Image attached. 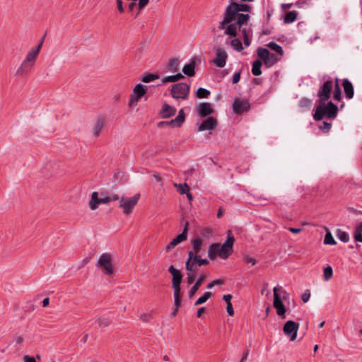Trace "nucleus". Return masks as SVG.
I'll return each mask as SVG.
<instances>
[{
	"label": "nucleus",
	"mask_w": 362,
	"mask_h": 362,
	"mask_svg": "<svg viewBox=\"0 0 362 362\" xmlns=\"http://www.w3.org/2000/svg\"><path fill=\"white\" fill-rule=\"evenodd\" d=\"M337 112L338 107L331 101H318L313 117L316 121L321 120L324 117H327L329 119H334L337 115Z\"/></svg>",
	"instance_id": "obj_1"
},
{
	"label": "nucleus",
	"mask_w": 362,
	"mask_h": 362,
	"mask_svg": "<svg viewBox=\"0 0 362 362\" xmlns=\"http://www.w3.org/2000/svg\"><path fill=\"white\" fill-rule=\"evenodd\" d=\"M274 292V308L276 310V314L283 319L286 318V309L283 303L288 296L287 292L280 286H275L273 288Z\"/></svg>",
	"instance_id": "obj_2"
},
{
	"label": "nucleus",
	"mask_w": 362,
	"mask_h": 362,
	"mask_svg": "<svg viewBox=\"0 0 362 362\" xmlns=\"http://www.w3.org/2000/svg\"><path fill=\"white\" fill-rule=\"evenodd\" d=\"M95 265L105 274L110 276L113 274L112 257L110 253L102 254Z\"/></svg>",
	"instance_id": "obj_3"
},
{
	"label": "nucleus",
	"mask_w": 362,
	"mask_h": 362,
	"mask_svg": "<svg viewBox=\"0 0 362 362\" xmlns=\"http://www.w3.org/2000/svg\"><path fill=\"white\" fill-rule=\"evenodd\" d=\"M140 199V194L137 193L132 197H122L119 200V207L125 215H129Z\"/></svg>",
	"instance_id": "obj_4"
},
{
	"label": "nucleus",
	"mask_w": 362,
	"mask_h": 362,
	"mask_svg": "<svg viewBox=\"0 0 362 362\" xmlns=\"http://www.w3.org/2000/svg\"><path fill=\"white\" fill-rule=\"evenodd\" d=\"M112 201L110 196L103 193L93 192L89 202V207L92 211L97 209L100 204H107Z\"/></svg>",
	"instance_id": "obj_5"
},
{
	"label": "nucleus",
	"mask_w": 362,
	"mask_h": 362,
	"mask_svg": "<svg viewBox=\"0 0 362 362\" xmlns=\"http://www.w3.org/2000/svg\"><path fill=\"white\" fill-rule=\"evenodd\" d=\"M257 54L268 67L273 66L280 59L276 54L271 53L267 49L261 47L257 49Z\"/></svg>",
	"instance_id": "obj_6"
},
{
	"label": "nucleus",
	"mask_w": 362,
	"mask_h": 362,
	"mask_svg": "<svg viewBox=\"0 0 362 362\" xmlns=\"http://www.w3.org/2000/svg\"><path fill=\"white\" fill-rule=\"evenodd\" d=\"M189 86L185 83H178L172 86L171 95L175 99L185 100L189 93Z\"/></svg>",
	"instance_id": "obj_7"
},
{
	"label": "nucleus",
	"mask_w": 362,
	"mask_h": 362,
	"mask_svg": "<svg viewBox=\"0 0 362 362\" xmlns=\"http://www.w3.org/2000/svg\"><path fill=\"white\" fill-rule=\"evenodd\" d=\"M299 329V324L293 321H287L284 327L283 331L286 336L290 338L291 341H294L297 337V332Z\"/></svg>",
	"instance_id": "obj_8"
},
{
	"label": "nucleus",
	"mask_w": 362,
	"mask_h": 362,
	"mask_svg": "<svg viewBox=\"0 0 362 362\" xmlns=\"http://www.w3.org/2000/svg\"><path fill=\"white\" fill-rule=\"evenodd\" d=\"M235 239L233 235H228L226 242L221 245H219L220 254L219 257L223 259H227L233 252V245Z\"/></svg>",
	"instance_id": "obj_9"
},
{
	"label": "nucleus",
	"mask_w": 362,
	"mask_h": 362,
	"mask_svg": "<svg viewBox=\"0 0 362 362\" xmlns=\"http://www.w3.org/2000/svg\"><path fill=\"white\" fill-rule=\"evenodd\" d=\"M188 223H185V228L182 233L175 236L165 247V252H170L175 246L185 241L187 239Z\"/></svg>",
	"instance_id": "obj_10"
},
{
	"label": "nucleus",
	"mask_w": 362,
	"mask_h": 362,
	"mask_svg": "<svg viewBox=\"0 0 362 362\" xmlns=\"http://www.w3.org/2000/svg\"><path fill=\"white\" fill-rule=\"evenodd\" d=\"M197 131H213L216 129L218 126V122L216 119L213 117H208L206 119L202 121L200 124H197Z\"/></svg>",
	"instance_id": "obj_11"
},
{
	"label": "nucleus",
	"mask_w": 362,
	"mask_h": 362,
	"mask_svg": "<svg viewBox=\"0 0 362 362\" xmlns=\"http://www.w3.org/2000/svg\"><path fill=\"white\" fill-rule=\"evenodd\" d=\"M146 93V86L141 83L137 84L133 89V93L131 95L129 105L133 106L137 103L139 100Z\"/></svg>",
	"instance_id": "obj_12"
},
{
	"label": "nucleus",
	"mask_w": 362,
	"mask_h": 362,
	"mask_svg": "<svg viewBox=\"0 0 362 362\" xmlns=\"http://www.w3.org/2000/svg\"><path fill=\"white\" fill-rule=\"evenodd\" d=\"M228 59V54L226 51L221 47H218L216 49V57L213 60L214 64L219 68H223L226 64Z\"/></svg>",
	"instance_id": "obj_13"
},
{
	"label": "nucleus",
	"mask_w": 362,
	"mask_h": 362,
	"mask_svg": "<svg viewBox=\"0 0 362 362\" xmlns=\"http://www.w3.org/2000/svg\"><path fill=\"white\" fill-rule=\"evenodd\" d=\"M168 272L172 275V287L173 291L181 290L180 284L182 279V275L180 271L175 269L173 265L168 268Z\"/></svg>",
	"instance_id": "obj_14"
},
{
	"label": "nucleus",
	"mask_w": 362,
	"mask_h": 362,
	"mask_svg": "<svg viewBox=\"0 0 362 362\" xmlns=\"http://www.w3.org/2000/svg\"><path fill=\"white\" fill-rule=\"evenodd\" d=\"M37 55L38 54L36 53V52H34L32 49L29 51L25 60L23 62L21 66L17 70V74H22L24 71V68L33 66L35 64Z\"/></svg>",
	"instance_id": "obj_15"
},
{
	"label": "nucleus",
	"mask_w": 362,
	"mask_h": 362,
	"mask_svg": "<svg viewBox=\"0 0 362 362\" xmlns=\"http://www.w3.org/2000/svg\"><path fill=\"white\" fill-rule=\"evenodd\" d=\"M333 88V83L331 81H327L324 83L323 86L319 90L318 97L319 100H328L330 97L331 90Z\"/></svg>",
	"instance_id": "obj_16"
},
{
	"label": "nucleus",
	"mask_w": 362,
	"mask_h": 362,
	"mask_svg": "<svg viewBox=\"0 0 362 362\" xmlns=\"http://www.w3.org/2000/svg\"><path fill=\"white\" fill-rule=\"evenodd\" d=\"M250 103L247 100L235 98L233 103V110L236 114H240L250 109Z\"/></svg>",
	"instance_id": "obj_17"
},
{
	"label": "nucleus",
	"mask_w": 362,
	"mask_h": 362,
	"mask_svg": "<svg viewBox=\"0 0 362 362\" xmlns=\"http://www.w3.org/2000/svg\"><path fill=\"white\" fill-rule=\"evenodd\" d=\"M198 115L203 118L211 115L214 112L212 105L209 103H201L197 106Z\"/></svg>",
	"instance_id": "obj_18"
},
{
	"label": "nucleus",
	"mask_w": 362,
	"mask_h": 362,
	"mask_svg": "<svg viewBox=\"0 0 362 362\" xmlns=\"http://www.w3.org/2000/svg\"><path fill=\"white\" fill-rule=\"evenodd\" d=\"M201 259V256L194 252H188V259L185 263V267H192L197 269Z\"/></svg>",
	"instance_id": "obj_19"
},
{
	"label": "nucleus",
	"mask_w": 362,
	"mask_h": 362,
	"mask_svg": "<svg viewBox=\"0 0 362 362\" xmlns=\"http://www.w3.org/2000/svg\"><path fill=\"white\" fill-rule=\"evenodd\" d=\"M176 112V109L170 106V105L165 103L163 104L160 114L163 118H168L174 115Z\"/></svg>",
	"instance_id": "obj_20"
},
{
	"label": "nucleus",
	"mask_w": 362,
	"mask_h": 362,
	"mask_svg": "<svg viewBox=\"0 0 362 362\" xmlns=\"http://www.w3.org/2000/svg\"><path fill=\"white\" fill-rule=\"evenodd\" d=\"M205 279V276L204 275H200L197 280L195 281L194 284L192 286L188 293V296L189 298H192L197 291L199 290L200 286L202 285Z\"/></svg>",
	"instance_id": "obj_21"
},
{
	"label": "nucleus",
	"mask_w": 362,
	"mask_h": 362,
	"mask_svg": "<svg viewBox=\"0 0 362 362\" xmlns=\"http://www.w3.org/2000/svg\"><path fill=\"white\" fill-rule=\"evenodd\" d=\"M342 86L346 98L351 99L354 97V87L352 83L348 79H344Z\"/></svg>",
	"instance_id": "obj_22"
},
{
	"label": "nucleus",
	"mask_w": 362,
	"mask_h": 362,
	"mask_svg": "<svg viewBox=\"0 0 362 362\" xmlns=\"http://www.w3.org/2000/svg\"><path fill=\"white\" fill-rule=\"evenodd\" d=\"M104 124H105V118L103 117H99L97 120H96V122L95 124V126L93 129V134L95 136H98L100 133V131L101 129H103V126H104Z\"/></svg>",
	"instance_id": "obj_23"
},
{
	"label": "nucleus",
	"mask_w": 362,
	"mask_h": 362,
	"mask_svg": "<svg viewBox=\"0 0 362 362\" xmlns=\"http://www.w3.org/2000/svg\"><path fill=\"white\" fill-rule=\"evenodd\" d=\"M219 244L214 243L209 247L208 256L211 259H214L216 256L219 257Z\"/></svg>",
	"instance_id": "obj_24"
},
{
	"label": "nucleus",
	"mask_w": 362,
	"mask_h": 362,
	"mask_svg": "<svg viewBox=\"0 0 362 362\" xmlns=\"http://www.w3.org/2000/svg\"><path fill=\"white\" fill-rule=\"evenodd\" d=\"M186 270L187 271V282L189 285L194 283L195 281V279L197 277V270L195 268L189 267H185Z\"/></svg>",
	"instance_id": "obj_25"
},
{
	"label": "nucleus",
	"mask_w": 362,
	"mask_h": 362,
	"mask_svg": "<svg viewBox=\"0 0 362 362\" xmlns=\"http://www.w3.org/2000/svg\"><path fill=\"white\" fill-rule=\"evenodd\" d=\"M195 62L192 60L189 64H186L182 68V72L188 76H193L195 74Z\"/></svg>",
	"instance_id": "obj_26"
},
{
	"label": "nucleus",
	"mask_w": 362,
	"mask_h": 362,
	"mask_svg": "<svg viewBox=\"0 0 362 362\" xmlns=\"http://www.w3.org/2000/svg\"><path fill=\"white\" fill-rule=\"evenodd\" d=\"M192 250L188 252H194L199 254L202 247V240L199 238H194L192 240Z\"/></svg>",
	"instance_id": "obj_27"
},
{
	"label": "nucleus",
	"mask_w": 362,
	"mask_h": 362,
	"mask_svg": "<svg viewBox=\"0 0 362 362\" xmlns=\"http://www.w3.org/2000/svg\"><path fill=\"white\" fill-rule=\"evenodd\" d=\"M262 61L259 59L255 60L252 64V73L254 76H258L262 74Z\"/></svg>",
	"instance_id": "obj_28"
},
{
	"label": "nucleus",
	"mask_w": 362,
	"mask_h": 362,
	"mask_svg": "<svg viewBox=\"0 0 362 362\" xmlns=\"http://www.w3.org/2000/svg\"><path fill=\"white\" fill-rule=\"evenodd\" d=\"M227 35L228 36V38H233V40L230 41V45L234 49L238 52H240L243 49L240 40L236 38L237 35L235 37H230L228 35Z\"/></svg>",
	"instance_id": "obj_29"
},
{
	"label": "nucleus",
	"mask_w": 362,
	"mask_h": 362,
	"mask_svg": "<svg viewBox=\"0 0 362 362\" xmlns=\"http://www.w3.org/2000/svg\"><path fill=\"white\" fill-rule=\"evenodd\" d=\"M298 13L296 11H291L287 13L284 17V21L286 24L293 23L297 18Z\"/></svg>",
	"instance_id": "obj_30"
},
{
	"label": "nucleus",
	"mask_w": 362,
	"mask_h": 362,
	"mask_svg": "<svg viewBox=\"0 0 362 362\" xmlns=\"http://www.w3.org/2000/svg\"><path fill=\"white\" fill-rule=\"evenodd\" d=\"M168 69L170 72H176L180 69V61L174 58L169 62Z\"/></svg>",
	"instance_id": "obj_31"
},
{
	"label": "nucleus",
	"mask_w": 362,
	"mask_h": 362,
	"mask_svg": "<svg viewBox=\"0 0 362 362\" xmlns=\"http://www.w3.org/2000/svg\"><path fill=\"white\" fill-rule=\"evenodd\" d=\"M267 46L273 51L276 52L279 54V57L284 54V50L282 47L274 42H269Z\"/></svg>",
	"instance_id": "obj_32"
},
{
	"label": "nucleus",
	"mask_w": 362,
	"mask_h": 362,
	"mask_svg": "<svg viewBox=\"0 0 362 362\" xmlns=\"http://www.w3.org/2000/svg\"><path fill=\"white\" fill-rule=\"evenodd\" d=\"M341 98V89L339 86V79L336 78L334 85V98L337 101H340Z\"/></svg>",
	"instance_id": "obj_33"
},
{
	"label": "nucleus",
	"mask_w": 362,
	"mask_h": 362,
	"mask_svg": "<svg viewBox=\"0 0 362 362\" xmlns=\"http://www.w3.org/2000/svg\"><path fill=\"white\" fill-rule=\"evenodd\" d=\"M185 121L184 115H177L175 119H172L170 122H165L170 124L172 127H180Z\"/></svg>",
	"instance_id": "obj_34"
},
{
	"label": "nucleus",
	"mask_w": 362,
	"mask_h": 362,
	"mask_svg": "<svg viewBox=\"0 0 362 362\" xmlns=\"http://www.w3.org/2000/svg\"><path fill=\"white\" fill-rule=\"evenodd\" d=\"M185 121L184 115H177L175 119H172L170 122H165L170 124L172 127H180Z\"/></svg>",
	"instance_id": "obj_35"
},
{
	"label": "nucleus",
	"mask_w": 362,
	"mask_h": 362,
	"mask_svg": "<svg viewBox=\"0 0 362 362\" xmlns=\"http://www.w3.org/2000/svg\"><path fill=\"white\" fill-rule=\"evenodd\" d=\"M324 243L326 245H334L337 244L331 232L327 229V233L325 236Z\"/></svg>",
	"instance_id": "obj_36"
},
{
	"label": "nucleus",
	"mask_w": 362,
	"mask_h": 362,
	"mask_svg": "<svg viewBox=\"0 0 362 362\" xmlns=\"http://www.w3.org/2000/svg\"><path fill=\"white\" fill-rule=\"evenodd\" d=\"M174 186L177 189L181 194H185L189 191V187L187 183L177 184L175 183Z\"/></svg>",
	"instance_id": "obj_37"
},
{
	"label": "nucleus",
	"mask_w": 362,
	"mask_h": 362,
	"mask_svg": "<svg viewBox=\"0 0 362 362\" xmlns=\"http://www.w3.org/2000/svg\"><path fill=\"white\" fill-rule=\"evenodd\" d=\"M212 296V293L211 292H205L201 297H199L196 303H194V305H199L201 304L204 303L209 298H210Z\"/></svg>",
	"instance_id": "obj_38"
},
{
	"label": "nucleus",
	"mask_w": 362,
	"mask_h": 362,
	"mask_svg": "<svg viewBox=\"0 0 362 362\" xmlns=\"http://www.w3.org/2000/svg\"><path fill=\"white\" fill-rule=\"evenodd\" d=\"M210 95V91L204 88H199L196 93V96L199 98H207Z\"/></svg>",
	"instance_id": "obj_39"
},
{
	"label": "nucleus",
	"mask_w": 362,
	"mask_h": 362,
	"mask_svg": "<svg viewBox=\"0 0 362 362\" xmlns=\"http://www.w3.org/2000/svg\"><path fill=\"white\" fill-rule=\"evenodd\" d=\"M337 237L342 242L347 243L349 240V236L348 233L341 230H337L336 233Z\"/></svg>",
	"instance_id": "obj_40"
},
{
	"label": "nucleus",
	"mask_w": 362,
	"mask_h": 362,
	"mask_svg": "<svg viewBox=\"0 0 362 362\" xmlns=\"http://www.w3.org/2000/svg\"><path fill=\"white\" fill-rule=\"evenodd\" d=\"M354 237L356 241L362 242V223L357 226Z\"/></svg>",
	"instance_id": "obj_41"
},
{
	"label": "nucleus",
	"mask_w": 362,
	"mask_h": 362,
	"mask_svg": "<svg viewBox=\"0 0 362 362\" xmlns=\"http://www.w3.org/2000/svg\"><path fill=\"white\" fill-rule=\"evenodd\" d=\"M159 78V76L156 74H148L147 75H145L144 76L141 80L144 82V83H150L151 81H153L154 80L156 79H158Z\"/></svg>",
	"instance_id": "obj_42"
},
{
	"label": "nucleus",
	"mask_w": 362,
	"mask_h": 362,
	"mask_svg": "<svg viewBox=\"0 0 362 362\" xmlns=\"http://www.w3.org/2000/svg\"><path fill=\"white\" fill-rule=\"evenodd\" d=\"M333 275V270L331 267H327L324 269L323 272V279L325 281L329 280Z\"/></svg>",
	"instance_id": "obj_43"
},
{
	"label": "nucleus",
	"mask_w": 362,
	"mask_h": 362,
	"mask_svg": "<svg viewBox=\"0 0 362 362\" xmlns=\"http://www.w3.org/2000/svg\"><path fill=\"white\" fill-rule=\"evenodd\" d=\"M181 290L174 291V301L175 305L177 309L180 307L181 304Z\"/></svg>",
	"instance_id": "obj_44"
},
{
	"label": "nucleus",
	"mask_w": 362,
	"mask_h": 362,
	"mask_svg": "<svg viewBox=\"0 0 362 362\" xmlns=\"http://www.w3.org/2000/svg\"><path fill=\"white\" fill-rule=\"evenodd\" d=\"M95 322H97L100 327H107L110 324L111 320L105 317H102L98 318Z\"/></svg>",
	"instance_id": "obj_45"
},
{
	"label": "nucleus",
	"mask_w": 362,
	"mask_h": 362,
	"mask_svg": "<svg viewBox=\"0 0 362 362\" xmlns=\"http://www.w3.org/2000/svg\"><path fill=\"white\" fill-rule=\"evenodd\" d=\"M241 30L243 37H244V44L246 47L250 46V40L249 39V34L247 31V30L243 28V25L241 27V28L239 30Z\"/></svg>",
	"instance_id": "obj_46"
},
{
	"label": "nucleus",
	"mask_w": 362,
	"mask_h": 362,
	"mask_svg": "<svg viewBox=\"0 0 362 362\" xmlns=\"http://www.w3.org/2000/svg\"><path fill=\"white\" fill-rule=\"evenodd\" d=\"M201 234L206 238H210L214 234V230L211 228H204L201 230Z\"/></svg>",
	"instance_id": "obj_47"
},
{
	"label": "nucleus",
	"mask_w": 362,
	"mask_h": 362,
	"mask_svg": "<svg viewBox=\"0 0 362 362\" xmlns=\"http://www.w3.org/2000/svg\"><path fill=\"white\" fill-rule=\"evenodd\" d=\"M153 318V314L151 313H144L141 315L140 319L144 322H149Z\"/></svg>",
	"instance_id": "obj_48"
},
{
	"label": "nucleus",
	"mask_w": 362,
	"mask_h": 362,
	"mask_svg": "<svg viewBox=\"0 0 362 362\" xmlns=\"http://www.w3.org/2000/svg\"><path fill=\"white\" fill-rule=\"evenodd\" d=\"M224 281L222 279H216L209 284L206 286L207 289H211L214 286L222 285Z\"/></svg>",
	"instance_id": "obj_49"
},
{
	"label": "nucleus",
	"mask_w": 362,
	"mask_h": 362,
	"mask_svg": "<svg viewBox=\"0 0 362 362\" xmlns=\"http://www.w3.org/2000/svg\"><path fill=\"white\" fill-rule=\"evenodd\" d=\"M243 259L245 262L255 265L257 263V260L248 255H243Z\"/></svg>",
	"instance_id": "obj_50"
},
{
	"label": "nucleus",
	"mask_w": 362,
	"mask_h": 362,
	"mask_svg": "<svg viewBox=\"0 0 362 362\" xmlns=\"http://www.w3.org/2000/svg\"><path fill=\"white\" fill-rule=\"evenodd\" d=\"M332 127V124L327 122H323L322 124L320 127V128L324 132H328Z\"/></svg>",
	"instance_id": "obj_51"
},
{
	"label": "nucleus",
	"mask_w": 362,
	"mask_h": 362,
	"mask_svg": "<svg viewBox=\"0 0 362 362\" xmlns=\"http://www.w3.org/2000/svg\"><path fill=\"white\" fill-rule=\"evenodd\" d=\"M175 81H176V80H175V75H173V76H168L164 77V78L162 79V82H163V83H171V82H175Z\"/></svg>",
	"instance_id": "obj_52"
},
{
	"label": "nucleus",
	"mask_w": 362,
	"mask_h": 362,
	"mask_svg": "<svg viewBox=\"0 0 362 362\" xmlns=\"http://www.w3.org/2000/svg\"><path fill=\"white\" fill-rule=\"evenodd\" d=\"M310 298V293L308 290L305 291L301 296L303 303H307Z\"/></svg>",
	"instance_id": "obj_53"
},
{
	"label": "nucleus",
	"mask_w": 362,
	"mask_h": 362,
	"mask_svg": "<svg viewBox=\"0 0 362 362\" xmlns=\"http://www.w3.org/2000/svg\"><path fill=\"white\" fill-rule=\"evenodd\" d=\"M240 79V72H235L233 75V83L235 84L239 82Z\"/></svg>",
	"instance_id": "obj_54"
},
{
	"label": "nucleus",
	"mask_w": 362,
	"mask_h": 362,
	"mask_svg": "<svg viewBox=\"0 0 362 362\" xmlns=\"http://www.w3.org/2000/svg\"><path fill=\"white\" fill-rule=\"evenodd\" d=\"M149 2V0H139L138 3V6L139 10H142Z\"/></svg>",
	"instance_id": "obj_55"
},
{
	"label": "nucleus",
	"mask_w": 362,
	"mask_h": 362,
	"mask_svg": "<svg viewBox=\"0 0 362 362\" xmlns=\"http://www.w3.org/2000/svg\"><path fill=\"white\" fill-rule=\"evenodd\" d=\"M226 310L230 316H233L234 315V310L231 303L227 304Z\"/></svg>",
	"instance_id": "obj_56"
},
{
	"label": "nucleus",
	"mask_w": 362,
	"mask_h": 362,
	"mask_svg": "<svg viewBox=\"0 0 362 362\" xmlns=\"http://www.w3.org/2000/svg\"><path fill=\"white\" fill-rule=\"evenodd\" d=\"M262 294H264L267 296L269 294V290L268 288V284H265L261 291Z\"/></svg>",
	"instance_id": "obj_57"
},
{
	"label": "nucleus",
	"mask_w": 362,
	"mask_h": 362,
	"mask_svg": "<svg viewBox=\"0 0 362 362\" xmlns=\"http://www.w3.org/2000/svg\"><path fill=\"white\" fill-rule=\"evenodd\" d=\"M24 362H37L34 357L25 355L23 356Z\"/></svg>",
	"instance_id": "obj_58"
},
{
	"label": "nucleus",
	"mask_w": 362,
	"mask_h": 362,
	"mask_svg": "<svg viewBox=\"0 0 362 362\" xmlns=\"http://www.w3.org/2000/svg\"><path fill=\"white\" fill-rule=\"evenodd\" d=\"M288 229L289 231H291V233H295V234L299 233L300 232L302 231V229L300 228H291H291H288Z\"/></svg>",
	"instance_id": "obj_59"
},
{
	"label": "nucleus",
	"mask_w": 362,
	"mask_h": 362,
	"mask_svg": "<svg viewBox=\"0 0 362 362\" xmlns=\"http://www.w3.org/2000/svg\"><path fill=\"white\" fill-rule=\"evenodd\" d=\"M310 105V100L303 99L300 101V105L303 107L309 106Z\"/></svg>",
	"instance_id": "obj_60"
},
{
	"label": "nucleus",
	"mask_w": 362,
	"mask_h": 362,
	"mask_svg": "<svg viewBox=\"0 0 362 362\" xmlns=\"http://www.w3.org/2000/svg\"><path fill=\"white\" fill-rule=\"evenodd\" d=\"M223 300L228 303H231L230 300L232 298V296L230 294L224 295L223 297Z\"/></svg>",
	"instance_id": "obj_61"
},
{
	"label": "nucleus",
	"mask_w": 362,
	"mask_h": 362,
	"mask_svg": "<svg viewBox=\"0 0 362 362\" xmlns=\"http://www.w3.org/2000/svg\"><path fill=\"white\" fill-rule=\"evenodd\" d=\"M117 7H118V9L120 12H123L124 11V8L122 7V0H117Z\"/></svg>",
	"instance_id": "obj_62"
},
{
	"label": "nucleus",
	"mask_w": 362,
	"mask_h": 362,
	"mask_svg": "<svg viewBox=\"0 0 362 362\" xmlns=\"http://www.w3.org/2000/svg\"><path fill=\"white\" fill-rule=\"evenodd\" d=\"M248 355H249V351H246L243 354V357L241 358V359H240V362H245V361L247 359Z\"/></svg>",
	"instance_id": "obj_63"
},
{
	"label": "nucleus",
	"mask_w": 362,
	"mask_h": 362,
	"mask_svg": "<svg viewBox=\"0 0 362 362\" xmlns=\"http://www.w3.org/2000/svg\"><path fill=\"white\" fill-rule=\"evenodd\" d=\"M15 341L17 344H21L23 341V337L21 336H18L15 339Z\"/></svg>",
	"instance_id": "obj_64"
}]
</instances>
